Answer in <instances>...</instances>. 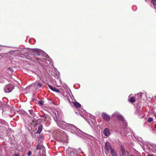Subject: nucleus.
I'll return each mask as SVG.
<instances>
[{"mask_svg": "<svg viewBox=\"0 0 156 156\" xmlns=\"http://www.w3.org/2000/svg\"><path fill=\"white\" fill-rule=\"evenodd\" d=\"M33 54L31 55L33 56V57H31L32 60H34L35 61H36L35 60H40V58H37L36 56L37 55L40 56L41 54V52L38 50L36 49H33Z\"/></svg>", "mask_w": 156, "mask_h": 156, "instance_id": "nucleus-1", "label": "nucleus"}, {"mask_svg": "<svg viewBox=\"0 0 156 156\" xmlns=\"http://www.w3.org/2000/svg\"><path fill=\"white\" fill-rule=\"evenodd\" d=\"M78 129L74 125L69 124V131L72 133H76Z\"/></svg>", "mask_w": 156, "mask_h": 156, "instance_id": "nucleus-2", "label": "nucleus"}, {"mask_svg": "<svg viewBox=\"0 0 156 156\" xmlns=\"http://www.w3.org/2000/svg\"><path fill=\"white\" fill-rule=\"evenodd\" d=\"M13 89V86L12 84H9L5 86V91L7 93H9L12 91Z\"/></svg>", "mask_w": 156, "mask_h": 156, "instance_id": "nucleus-3", "label": "nucleus"}, {"mask_svg": "<svg viewBox=\"0 0 156 156\" xmlns=\"http://www.w3.org/2000/svg\"><path fill=\"white\" fill-rule=\"evenodd\" d=\"M76 150L72 148L69 147V156H77Z\"/></svg>", "mask_w": 156, "mask_h": 156, "instance_id": "nucleus-4", "label": "nucleus"}, {"mask_svg": "<svg viewBox=\"0 0 156 156\" xmlns=\"http://www.w3.org/2000/svg\"><path fill=\"white\" fill-rule=\"evenodd\" d=\"M105 149L107 151L111 150L112 148L111 146V144L108 142H106L105 144Z\"/></svg>", "mask_w": 156, "mask_h": 156, "instance_id": "nucleus-5", "label": "nucleus"}, {"mask_svg": "<svg viewBox=\"0 0 156 156\" xmlns=\"http://www.w3.org/2000/svg\"><path fill=\"white\" fill-rule=\"evenodd\" d=\"M102 116L103 119L105 121H108L110 120V117L106 113H103Z\"/></svg>", "mask_w": 156, "mask_h": 156, "instance_id": "nucleus-6", "label": "nucleus"}, {"mask_svg": "<svg viewBox=\"0 0 156 156\" xmlns=\"http://www.w3.org/2000/svg\"><path fill=\"white\" fill-rule=\"evenodd\" d=\"M103 133L106 136H108L110 135V133L109 129L108 128H105L103 131Z\"/></svg>", "mask_w": 156, "mask_h": 156, "instance_id": "nucleus-7", "label": "nucleus"}, {"mask_svg": "<svg viewBox=\"0 0 156 156\" xmlns=\"http://www.w3.org/2000/svg\"><path fill=\"white\" fill-rule=\"evenodd\" d=\"M37 121L38 120H36L35 119H34L31 123V125H33L34 127H36L38 125Z\"/></svg>", "mask_w": 156, "mask_h": 156, "instance_id": "nucleus-8", "label": "nucleus"}, {"mask_svg": "<svg viewBox=\"0 0 156 156\" xmlns=\"http://www.w3.org/2000/svg\"><path fill=\"white\" fill-rule=\"evenodd\" d=\"M72 103L74 105V106L77 108H80L81 107V105L77 101H72Z\"/></svg>", "mask_w": 156, "mask_h": 156, "instance_id": "nucleus-9", "label": "nucleus"}, {"mask_svg": "<svg viewBox=\"0 0 156 156\" xmlns=\"http://www.w3.org/2000/svg\"><path fill=\"white\" fill-rule=\"evenodd\" d=\"M111 152L112 156H117L116 152L113 149L111 150Z\"/></svg>", "mask_w": 156, "mask_h": 156, "instance_id": "nucleus-10", "label": "nucleus"}, {"mask_svg": "<svg viewBox=\"0 0 156 156\" xmlns=\"http://www.w3.org/2000/svg\"><path fill=\"white\" fill-rule=\"evenodd\" d=\"M121 152L122 154V155L124 156V155L126 154L124 148L123 147H122L120 149Z\"/></svg>", "mask_w": 156, "mask_h": 156, "instance_id": "nucleus-11", "label": "nucleus"}, {"mask_svg": "<svg viewBox=\"0 0 156 156\" xmlns=\"http://www.w3.org/2000/svg\"><path fill=\"white\" fill-rule=\"evenodd\" d=\"M43 128V126L42 125H40L38 127V130L36 132V133H40L42 131Z\"/></svg>", "mask_w": 156, "mask_h": 156, "instance_id": "nucleus-12", "label": "nucleus"}, {"mask_svg": "<svg viewBox=\"0 0 156 156\" xmlns=\"http://www.w3.org/2000/svg\"><path fill=\"white\" fill-rule=\"evenodd\" d=\"M129 101L131 102H134L135 101V98L133 97H130V95H129Z\"/></svg>", "mask_w": 156, "mask_h": 156, "instance_id": "nucleus-13", "label": "nucleus"}, {"mask_svg": "<svg viewBox=\"0 0 156 156\" xmlns=\"http://www.w3.org/2000/svg\"><path fill=\"white\" fill-rule=\"evenodd\" d=\"M117 117L118 119L121 121H123L124 118L123 117L120 115H117Z\"/></svg>", "mask_w": 156, "mask_h": 156, "instance_id": "nucleus-14", "label": "nucleus"}, {"mask_svg": "<svg viewBox=\"0 0 156 156\" xmlns=\"http://www.w3.org/2000/svg\"><path fill=\"white\" fill-rule=\"evenodd\" d=\"M154 8L156 9V0H151Z\"/></svg>", "mask_w": 156, "mask_h": 156, "instance_id": "nucleus-15", "label": "nucleus"}, {"mask_svg": "<svg viewBox=\"0 0 156 156\" xmlns=\"http://www.w3.org/2000/svg\"><path fill=\"white\" fill-rule=\"evenodd\" d=\"M153 121V119L152 118H149L147 120V122H149L150 123H151Z\"/></svg>", "mask_w": 156, "mask_h": 156, "instance_id": "nucleus-16", "label": "nucleus"}, {"mask_svg": "<svg viewBox=\"0 0 156 156\" xmlns=\"http://www.w3.org/2000/svg\"><path fill=\"white\" fill-rule=\"evenodd\" d=\"M53 91H55L56 92H59V89L56 88L55 87H54V88L53 90Z\"/></svg>", "mask_w": 156, "mask_h": 156, "instance_id": "nucleus-17", "label": "nucleus"}, {"mask_svg": "<svg viewBox=\"0 0 156 156\" xmlns=\"http://www.w3.org/2000/svg\"><path fill=\"white\" fill-rule=\"evenodd\" d=\"M41 148L42 146L38 144L36 147V149L37 150L41 149Z\"/></svg>", "mask_w": 156, "mask_h": 156, "instance_id": "nucleus-18", "label": "nucleus"}, {"mask_svg": "<svg viewBox=\"0 0 156 156\" xmlns=\"http://www.w3.org/2000/svg\"><path fill=\"white\" fill-rule=\"evenodd\" d=\"M44 103V102L43 101H39V104L41 105H43Z\"/></svg>", "mask_w": 156, "mask_h": 156, "instance_id": "nucleus-19", "label": "nucleus"}, {"mask_svg": "<svg viewBox=\"0 0 156 156\" xmlns=\"http://www.w3.org/2000/svg\"><path fill=\"white\" fill-rule=\"evenodd\" d=\"M54 114V115H53V116L54 119H55V121H56V120H57V117L56 113H55Z\"/></svg>", "mask_w": 156, "mask_h": 156, "instance_id": "nucleus-20", "label": "nucleus"}, {"mask_svg": "<svg viewBox=\"0 0 156 156\" xmlns=\"http://www.w3.org/2000/svg\"><path fill=\"white\" fill-rule=\"evenodd\" d=\"M48 86L50 88V89H51L52 90H53L54 89V87H53L49 84L48 85Z\"/></svg>", "mask_w": 156, "mask_h": 156, "instance_id": "nucleus-21", "label": "nucleus"}, {"mask_svg": "<svg viewBox=\"0 0 156 156\" xmlns=\"http://www.w3.org/2000/svg\"><path fill=\"white\" fill-rule=\"evenodd\" d=\"M42 86V84L41 83H38L37 84V86L39 88H40V87H41Z\"/></svg>", "mask_w": 156, "mask_h": 156, "instance_id": "nucleus-22", "label": "nucleus"}, {"mask_svg": "<svg viewBox=\"0 0 156 156\" xmlns=\"http://www.w3.org/2000/svg\"><path fill=\"white\" fill-rule=\"evenodd\" d=\"M31 152L30 151H29L27 153V155L28 156H30L31 155Z\"/></svg>", "mask_w": 156, "mask_h": 156, "instance_id": "nucleus-23", "label": "nucleus"}, {"mask_svg": "<svg viewBox=\"0 0 156 156\" xmlns=\"http://www.w3.org/2000/svg\"><path fill=\"white\" fill-rule=\"evenodd\" d=\"M43 138V136L41 134L39 136V139H42Z\"/></svg>", "mask_w": 156, "mask_h": 156, "instance_id": "nucleus-24", "label": "nucleus"}, {"mask_svg": "<svg viewBox=\"0 0 156 156\" xmlns=\"http://www.w3.org/2000/svg\"><path fill=\"white\" fill-rule=\"evenodd\" d=\"M8 70L11 72H12L13 71V69L12 67H9L8 68Z\"/></svg>", "mask_w": 156, "mask_h": 156, "instance_id": "nucleus-25", "label": "nucleus"}, {"mask_svg": "<svg viewBox=\"0 0 156 156\" xmlns=\"http://www.w3.org/2000/svg\"><path fill=\"white\" fill-rule=\"evenodd\" d=\"M41 117H43L45 119H46L47 118V115L46 114H44V115L41 116Z\"/></svg>", "mask_w": 156, "mask_h": 156, "instance_id": "nucleus-26", "label": "nucleus"}, {"mask_svg": "<svg viewBox=\"0 0 156 156\" xmlns=\"http://www.w3.org/2000/svg\"><path fill=\"white\" fill-rule=\"evenodd\" d=\"M68 151H66V156H68Z\"/></svg>", "mask_w": 156, "mask_h": 156, "instance_id": "nucleus-27", "label": "nucleus"}, {"mask_svg": "<svg viewBox=\"0 0 156 156\" xmlns=\"http://www.w3.org/2000/svg\"><path fill=\"white\" fill-rule=\"evenodd\" d=\"M79 151L80 152V151L81 152V153H82V154H83V152H82L81 151V150L80 149V148H79Z\"/></svg>", "mask_w": 156, "mask_h": 156, "instance_id": "nucleus-28", "label": "nucleus"}, {"mask_svg": "<svg viewBox=\"0 0 156 156\" xmlns=\"http://www.w3.org/2000/svg\"><path fill=\"white\" fill-rule=\"evenodd\" d=\"M154 128L156 129V124L155 125Z\"/></svg>", "mask_w": 156, "mask_h": 156, "instance_id": "nucleus-29", "label": "nucleus"}, {"mask_svg": "<svg viewBox=\"0 0 156 156\" xmlns=\"http://www.w3.org/2000/svg\"><path fill=\"white\" fill-rule=\"evenodd\" d=\"M147 156H153L152 155H148Z\"/></svg>", "mask_w": 156, "mask_h": 156, "instance_id": "nucleus-30", "label": "nucleus"}, {"mask_svg": "<svg viewBox=\"0 0 156 156\" xmlns=\"http://www.w3.org/2000/svg\"><path fill=\"white\" fill-rule=\"evenodd\" d=\"M82 132V133H83V132H82Z\"/></svg>", "mask_w": 156, "mask_h": 156, "instance_id": "nucleus-31", "label": "nucleus"}]
</instances>
